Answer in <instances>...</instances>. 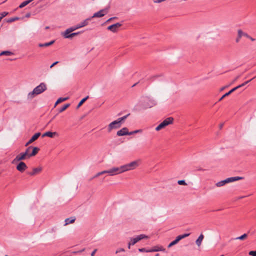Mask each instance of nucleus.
<instances>
[{"label": "nucleus", "mask_w": 256, "mask_h": 256, "mask_svg": "<svg viewBox=\"0 0 256 256\" xmlns=\"http://www.w3.org/2000/svg\"><path fill=\"white\" fill-rule=\"evenodd\" d=\"M74 220H75V218H72V219L66 218L65 220L66 225L70 224L73 223L74 222Z\"/></svg>", "instance_id": "31"}, {"label": "nucleus", "mask_w": 256, "mask_h": 256, "mask_svg": "<svg viewBox=\"0 0 256 256\" xmlns=\"http://www.w3.org/2000/svg\"><path fill=\"white\" fill-rule=\"evenodd\" d=\"M58 136V134L56 132H47L44 133L42 136H48L50 138H53L54 136Z\"/></svg>", "instance_id": "17"}, {"label": "nucleus", "mask_w": 256, "mask_h": 256, "mask_svg": "<svg viewBox=\"0 0 256 256\" xmlns=\"http://www.w3.org/2000/svg\"><path fill=\"white\" fill-rule=\"evenodd\" d=\"M104 174H108V170H104L101 172H98L94 177L98 176L100 175H102Z\"/></svg>", "instance_id": "37"}, {"label": "nucleus", "mask_w": 256, "mask_h": 256, "mask_svg": "<svg viewBox=\"0 0 256 256\" xmlns=\"http://www.w3.org/2000/svg\"><path fill=\"white\" fill-rule=\"evenodd\" d=\"M247 236H248L247 234H242V236L236 238V240H243L245 239L246 238Z\"/></svg>", "instance_id": "33"}, {"label": "nucleus", "mask_w": 256, "mask_h": 256, "mask_svg": "<svg viewBox=\"0 0 256 256\" xmlns=\"http://www.w3.org/2000/svg\"><path fill=\"white\" fill-rule=\"evenodd\" d=\"M18 18H17V17L14 18H11L9 19V20H8V22H14V20H18Z\"/></svg>", "instance_id": "43"}, {"label": "nucleus", "mask_w": 256, "mask_h": 256, "mask_svg": "<svg viewBox=\"0 0 256 256\" xmlns=\"http://www.w3.org/2000/svg\"><path fill=\"white\" fill-rule=\"evenodd\" d=\"M241 36H244L247 38L250 39L252 42H254L256 40V39L250 36L247 33L244 32L241 29L238 30V36L236 38V42L238 43L240 41V38Z\"/></svg>", "instance_id": "3"}, {"label": "nucleus", "mask_w": 256, "mask_h": 256, "mask_svg": "<svg viewBox=\"0 0 256 256\" xmlns=\"http://www.w3.org/2000/svg\"><path fill=\"white\" fill-rule=\"evenodd\" d=\"M138 250H139V251H140V252H146V251H147V250H145V248H140Z\"/></svg>", "instance_id": "48"}, {"label": "nucleus", "mask_w": 256, "mask_h": 256, "mask_svg": "<svg viewBox=\"0 0 256 256\" xmlns=\"http://www.w3.org/2000/svg\"><path fill=\"white\" fill-rule=\"evenodd\" d=\"M204 235L202 234H200L198 238L196 240V244L198 246H200L202 242L204 239Z\"/></svg>", "instance_id": "22"}, {"label": "nucleus", "mask_w": 256, "mask_h": 256, "mask_svg": "<svg viewBox=\"0 0 256 256\" xmlns=\"http://www.w3.org/2000/svg\"><path fill=\"white\" fill-rule=\"evenodd\" d=\"M139 165V161L136 160L132 162L129 164L124 165L122 166V172L134 170Z\"/></svg>", "instance_id": "1"}, {"label": "nucleus", "mask_w": 256, "mask_h": 256, "mask_svg": "<svg viewBox=\"0 0 256 256\" xmlns=\"http://www.w3.org/2000/svg\"><path fill=\"white\" fill-rule=\"evenodd\" d=\"M241 178H242L240 177H238V176H237V177H232V178H228L226 179V182L228 183V182H234L235 180H240Z\"/></svg>", "instance_id": "20"}, {"label": "nucleus", "mask_w": 256, "mask_h": 256, "mask_svg": "<svg viewBox=\"0 0 256 256\" xmlns=\"http://www.w3.org/2000/svg\"><path fill=\"white\" fill-rule=\"evenodd\" d=\"M27 168L26 164L22 162H20L16 166L17 170L21 172H24Z\"/></svg>", "instance_id": "11"}, {"label": "nucleus", "mask_w": 256, "mask_h": 256, "mask_svg": "<svg viewBox=\"0 0 256 256\" xmlns=\"http://www.w3.org/2000/svg\"><path fill=\"white\" fill-rule=\"evenodd\" d=\"M226 180H224L220 181L216 184V186L218 187L221 186L226 184Z\"/></svg>", "instance_id": "29"}, {"label": "nucleus", "mask_w": 256, "mask_h": 256, "mask_svg": "<svg viewBox=\"0 0 256 256\" xmlns=\"http://www.w3.org/2000/svg\"><path fill=\"white\" fill-rule=\"evenodd\" d=\"M178 183L180 185H186V184L184 180H178Z\"/></svg>", "instance_id": "41"}, {"label": "nucleus", "mask_w": 256, "mask_h": 256, "mask_svg": "<svg viewBox=\"0 0 256 256\" xmlns=\"http://www.w3.org/2000/svg\"><path fill=\"white\" fill-rule=\"evenodd\" d=\"M190 234H184L182 235H180V236H178L176 238V240L178 242L180 240H181L182 239L184 238H185L188 236H190Z\"/></svg>", "instance_id": "21"}, {"label": "nucleus", "mask_w": 256, "mask_h": 256, "mask_svg": "<svg viewBox=\"0 0 256 256\" xmlns=\"http://www.w3.org/2000/svg\"><path fill=\"white\" fill-rule=\"evenodd\" d=\"M224 126V123H221L219 125V128L220 129H222Z\"/></svg>", "instance_id": "51"}, {"label": "nucleus", "mask_w": 256, "mask_h": 256, "mask_svg": "<svg viewBox=\"0 0 256 256\" xmlns=\"http://www.w3.org/2000/svg\"><path fill=\"white\" fill-rule=\"evenodd\" d=\"M8 14V12H3L1 14V16L0 17H2V18H4V16H7Z\"/></svg>", "instance_id": "45"}, {"label": "nucleus", "mask_w": 256, "mask_h": 256, "mask_svg": "<svg viewBox=\"0 0 256 256\" xmlns=\"http://www.w3.org/2000/svg\"><path fill=\"white\" fill-rule=\"evenodd\" d=\"M45 28H46V30H48V28H49V26H46V27Z\"/></svg>", "instance_id": "55"}, {"label": "nucleus", "mask_w": 256, "mask_h": 256, "mask_svg": "<svg viewBox=\"0 0 256 256\" xmlns=\"http://www.w3.org/2000/svg\"><path fill=\"white\" fill-rule=\"evenodd\" d=\"M26 158H28L26 156V154L22 152L16 156L14 160V162L20 161L22 160H24L26 159Z\"/></svg>", "instance_id": "12"}, {"label": "nucleus", "mask_w": 256, "mask_h": 256, "mask_svg": "<svg viewBox=\"0 0 256 256\" xmlns=\"http://www.w3.org/2000/svg\"><path fill=\"white\" fill-rule=\"evenodd\" d=\"M136 84H137V83H136V84H134L132 85V87H134V86H135Z\"/></svg>", "instance_id": "56"}, {"label": "nucleus", "mask_w": 256, "mask_h": 256, "mask_svg": "<svg viewBox=\"0 0 256 256\" xmlns=\"http://www.w3.org/2000/svg\"><path fill=\"white\" fill-rule=\"evenodd\" d=\"M78 28L77 25H76V26H72V27H70V28H68V29L70 31V32H74V30L78 29Z\"/></svg>", "instance_id": "34"}, {"label": "nucleus", "mask_w": 256, "mask_h": 256, "mask_svg": "<svg viewBox=\"0 0 256 256\" xmlns=\"http://www.w3.org/2000/svg\"><path fill=\"white\" fill-rule=\"evenodd\" d=\"M124 248H120V250H117L116 251V254H117V253H118V252H124Z\"/></svg>", "instance_id": "47"}, {"label": "nucleus", "mask_w": 256, "mask_h": 256, "mask_svg": "<svg viewBox=\"0 0 256 256\" xmlns=\"http://www.w3.org/2000/svg\"><path fill=\"white\" fill-rule=\"evenodd\" d=\"M97 250L96 249H95L92 252V253L91 254V256H94Z\"/></svg>", "instance_id": "50"}, {"label": "nucleus", "mask_w": 256, "mask_h": 256, "mask_svg": "<svg viewBox=\"0 0 256 256\" xmlns=\"http://www.w3.org/2000/svg\"><path fill=\"white\" fill-rule=\"evenodd\" d=\"M80 33V32L72 33V34H70V36H67V37H70V38H72L73 37H74V36H77L78 34Z\"/></svg>", "instance_id": "38"}, {"label": "nucleus", "mask_w": 256, "mask_h": 256, "mask_svg": "<svg viewBox=\"0 0 256 256\" xmlns=\"http://www.w3.org/2000/svg\"><path fill=\"white\" fill-rule=\"evenodd\" d=\"M32 152L28 155V158H30L31 156H36L40 150L39 148H38V147H32Z\"/></svg>", "instance_id": "18"}, {"label": "nucleus", "mask_w": 256, "mask_h": 256, "mask_svg": "<svg viewBox=\"0 0 256 256\" xmlns=\"http://www.w3.org/2000/svg\"><path fill=\"white\" fill-rule=\"evenodd\" d=\"M30 14L28 13V14H26V18H28V17H30Z\"/></svg>", "instance_id": "53"}, {"label": "nucleus", "mask_w": 256, "mask_h": 256, "mask_svg": "<svg viewBox=\"0 0 256 256\" xmlns=\"http://www.w3.org/2000/svg\"><path fill=\"white\" fill-rule=\"evenodd\" d=\"M148 236L145 235V234H140L138 236H137L136 238H132L130 242L128 243V248H130V246L131 245H134L136 243L140 241V240L144 239V238H148Z\"/></svg>", "instance_id": "5"}, {"label": "nucleus", "mask_w": 256, "mask_h": 256, "mask_svg": "<svg viewBox=\"0 0 256 256\" xmlns=\"http://www.w3.org/2000/svg\"><path fill=\"white\" fill-rule=\"evenodd\" d=\"M68 99V98L66 97V98H60L54 104V107H56V106L57 104H58L62 102H64L66 100H67Z\"/></svg>", "instance_id": "26"}, {"label": "nucleus", "mask_w": 256, "mask_h": 256, "mask_svg": "<svg viewBox=\"0 0 256 256\" xmlns=\"http://www.w3.org/2000/svg\"><path fill=\"white\" fill-rule=\"evenodd\" d=\"M248 81H246V82L242 83V84H240L238 86H237L232 88L228 92H227V93L225 94L224 95H223V97H226V96H228L231 93H232L233 92H234V90H237V89H238L239 88L244 87V90L246 88V86H247V84H248Z\"/></svg>", "instance_id": "9"}, {"label": "nucleus", "mask_w": 256, "mask_h": 256, "mask_svg": "<svg viewBox=\"0 0 256 256\" xmlns=\"http://www.w3.org/2000/svg\"><path fill=\"white\" fill-rule=\"evenodd\" d=\"M173 122L174 118L172 117L168 118L156 128V131H159L160 130L165 128L168 125L172 124Z\"/></svg>", "instance_id": "2"}, {"label": "nucleus", "mask_w": 256, "mask_h": 256, "mask_svg": "<svg viewBox=\"0 0 256 256\" xmlns=\"http://www.w3.org/2000/svg\"><path fill=\"white\" fill-rule=\"evenodd\" d=\"M224 88V87L221 88V90H223Z\"/></svg>", "instance_id": "57"}, {"label": "nucleus", "mask_w": 256, "mask_h": 256, "mask_svg": "<svg viewBox=\"0 0 256 256\" xmlns=\"http://www.w3.org/2000/svg\"><path fill=\"white\" fill-rule=\"evenodd\" d=\"M154 4H160L166 1V0H152Z\"/></svg>", "instance_id": "39"}, {"label": "nucleus", "mask_w": 256, "mask_h": 256, "mask_svg": "<svg viewBox=\"0 0 256 256\" xmlns=\"http://www.w3.org/2000/svg\"><path fill=\"white\" fill-rule=\"evenodd\" d=\"M109 10V7H107L106 8H104V9H102L98 12H95L93 16L90 17V18H102L108 12Z\"/></svg>", "instance_id": "4"}, {"label": "nucleus", "mask_w": 256, "mask_h": 256, "mask_svg": "<svg viewBox=\"0 0 256 256\" xmlns=\"http://www.w3.org/2000/svg\"><path fill=\"white\" fill-rule=\"evenodd\" d=\"M32 146H29L25 151L24 152V154H26V156H27L28 158V155L30 154H29V152L30 150V149H32Z\"/></svg>", "instance_id": "35"}, {"label": "nucleus", "mask_w": 256, "mask_h": 256, "mask_svg": "<svg viewBox=\"0 0 256 256\" xmlns=\"http://www.w3.org/2000/svg\"><path fill=\"white\" fill-rule=\"evenodd\" d=\"M140 132V130H135V131H134V132H128V135H131V134H134L137 133V132Z\"/></svg>", "instance_id": "46"}, {"label": "nucleus", "mask_w": 256, "mask_h": 256, "mask_svg": "<svg viewBox=\"0 0 256 256\" xmlns=\"http://www.w3.org/2000/svg\"><path fill=\"white\" fill-rule=\"evenodd\" d=\"M244 36H241L240 38V40L242 38H243Z\"/></svg>", "instance_id": "60"}, {"label": "nucleus", "mask_w": 256, "mask_h": 256, "mask_svg": "<svg viewBox=\"0 0 256 256\" xmlns=\"http://www.w3.org/2000/svg\"><path fill=\"white\" fill-rule=\"evenodd\" d=\"M117 18L116 17H112V18H110L109 19H108L106 21V22L108 23V22H111L112 20H114V19H116Z\"/></svg>", "instance_id": "44"}, {"label": "nucleus", "mask_w": 256, "mask_h": 256, "mask_svg": "<svg viewBox=\"0 0 256 256\" xmlns=\"http://www.w3.org/2000/svg\"><path fill=\"white\" fill-rule=\"evenodd\" d=\"M58 62H54V63H53L50 66V68H52L54 66H55L56 64L58 63Z\"/></svg>", "instance_id": "49"}, {"label": "nucleus", "mask_w": 256, "mask_h": 256, "mask_svg": "<svg viewBox=\"0 0 256 256\" xmlns=\"http://www.w3.org/2000/svg\"><path fill=\"white\" fill-rule=\"evenodd\" d=\"M46 88V86L44 83H41L36 86L32 92L33 94H38L44 91Z\"/></svg>", "instance_id": "6"}, {"label": "nucleus", "mask_w": 256, "mask_h": 256, "mask_svg": "<svg viewBox=\"0 0 256 256\" xmlns=\"http://www.w3.org/2000/svg\"><path fill=\"white\" fill-rule=\"evenodd\" d=\"M224 97H223V96L220 98L219 101L222 100Z\"/></svg>", "instance_id": "54"}, {"label": "nucleus", "mask_w": 256, "mask_h": 256, "mask_svg": "<svg viewBox=\"0 0 256 256\" xmlns=\"http://www.w3.org/2000/svg\"><path fill=\"white\" fill-rule=\"evenodd\" d=\"M32 142H30V140H29L26 144V146H28V145H29L30 144H32Z\"/></svg>", "instance_id": "52"}, {"label": "nucleus", "mask_w": 256, "mask_h": 256, "mask_svg": "<svg viewBox=\"0 0 256 256\" xmlns=\"http://www.w3.org/2000/svg\"><path fill=\"white\" fill-rule=\"evenodd\" d=\"M2 17L0 16V21L2 20Z\"/></svg>", "instance_id": "59"}, {"label": "nucleus", "mask_w": 256, "mask_h": 256, "mask_svg": "<svg viewBox=\"0 0 256 256\" xmlns=\"http://www.w3.org/2000/svg\"><path fill=\"white\" fill-rule=\"evenodd\" d=\"M165 249L162 246H156L153 248L148 250L146 252H154L158 251H164Z\"/></svg>", "instance_id": "16"}, {"label": "nucleus", "mask_w": 256, "mask_h": 256, "mask_svg": "<svg viewBox=\"0 0 256 256\" xmlns=\"http://www.w3.org/2000/svg\"><path fill=\"white\" fill-rule=\"evenodd\" d=\"M40 136V132L36 133L30 140V142H33L34 141L36 140L38 137Z\"/></svg>", "instance_id": "19"}, {"label": "nucleus", "mask_w": 256, "mask_h": 256, "mask_svg": "<svg viewBox=\"0 0 256 256\" xmlns=\"http://www.w3.org/2000/svg\"><path fill=\"white\" fill-rule=\"evenodd\" d=\"M178 243V242L176 240H174V241H172V242H171L168 246V248H170L171 246H172Z\"/></svg>", "instance_id": "40"}, {"label": "nucleus", "mask_w": 256, "mask_h": 256, "mask_svg": "<svg viewBox=\"0 0 256 256\" xmlns=\"http://www.w3.org/2000/svg\"><path fill=\"white\" fill-rule=\"evenodd\" d=\"M165 74L164 73H158L152 76L151 78L154 80H162L166 78Z\"/></svg>", "instance_id": "14"}, {"label": "nucleus", "mask_w": 256, "mask_h": 256, "mask_svg": "<svg viewBox=\"0 0 256 256\" xmlns=\"http://www.w3.org/2000/svg\"><path fill=\"white\" fill-rule=\"evenodd\" d=\"M88 98V96H86V98H82L80 102L78 103V108H79L80 106H81L82 104Z\"/></svg>", "instance_id": "32"}, {"label": "nucleus", "mask_w": 256, "mask_h": 256, "mask_svg": "<svg viewBox=\"0 0 256 256\" xmlns=\"http://www.w3.org/2000/svg\"><path fill=\"white\" fill-rule=\"evenodd\" d=\"M30 2V0H26V1H24V2H22L18 6L19 8H24V6H26V5H28V4H29Z\"/></svg>", "instance_id": "27"}, {"label": "nucleus", "mask_w": 256, "mask_h": 256, "mask_svg": "<svg viewBox=\"0 0 256 256\" xmlns=\"http://www.w3.org/2000/svg\"><path fill=\"white\" fill-rule=\"evenodd\" d=\"M122 26V24L120 22L113 24L108 26L107 28V30H109L113 32H118L120 28Z\"/></svg>", "instance_id": "8"}, {"label": "nucleus", "mask_w": 256, "mask_h": 256, "mask_svg": "<svg viewBox=\"0 0 256 256\" xmlns=\"http://www.w3.org/2000/svg\"><path fill=\"white\" fill-rule=\"evenodd\" d=\"M130 114H128V115L126 116H124L122 118H118V122L122 124V121H124V120H125L126 119V118H127V116L129 115Z\"/></svg>", "instance_id": "36"}, {"label": "nucleus", "mask_w": 256, "mask_h": 256, "mask_svg": "<svg viewBox=\"0 0 256 256\" xmlns=\"http://www.w3.org/2000/svg\"><path fill=\"white\" fill-rule=\"evenodd\" d=\"M128 129L126 128H122L117 132L116 134L118 136H123L128 135Z\"/></svg>", "instance_id": "13"}, {"label": "nucleus", "mask_w": 256, "mask_h": 256, "mask_svg": "<svg viewBox=\"0 0 256 256\" xmlns=\"http://www.w3.org/2000/svg\"><path fill=\"white\" fill-rule=\"evenodd\" d=\"M12 54V52L10 51H3L0 53V56H10Z\"/></svg>", "instance_id": "30"}, {"label": "nucleus", "mask_w": 256, "mask_h": 256, "mask_svg": "<svg viewBox=\"0 0 256 256\" xmlns=\"http://www.w3.org/2000/svg\"><path fill=\"white\" fill-rule=\"evenodd\" d=\"M42 170L41 167L36 168L33 169L32 172L30 174L31 175H34L40 172Z\"/></svg>", "instance_id": "24"}, {"label": "nucleus", "mask_w": 256, "mask_h": 256, "mask_svg": "<svg viewBox=\"0 0 256 256\" xmlns=\"http://www.w3.org/2000/svg\"><path fill=\"white\" fill-rule=\"evenodd\" d=\"M249 254L252 256H256V250L254 251H250Z\"/></svg>", "instance_id": "42"}, {"label": "nucleus", "mask_w": 256, "mask_h": 256, "mask_svg": "<svg viewBox=\"0 0 256 256\" xmlns=\"http://www.w3.org/2000/svg\"><path fill=\"white\" fill-rule=\"evenodd\" d=\"M122 124L117 120L110 123L108 126V132H110L113 129L120 128Z\"/></svg>", "instance_id": "7"}, {"label": "nucleus", "mask_w": 256, "mask_h": 256, "mask_svg": "<svg viewBox=\"0 0 256 256\" xmlns=\"http://www.w3.org/2000/svg\"><path fill=\"white\" fill-rule=\"evenodd\" d=\"M54 42V40H52L49 42H46L44 44H40L38 46L40 47H46L51 46Z\"/></svg>", "instance_id": "23"}, {"label": "nucleus", "mask_w": 256, "mask_h": 256, "mask_svg": "<svg viewBox=\"0 0 256 256\" xmlns=\"http://www.w3.org/2000/svg\"><path fill=\"white\" fill-rule=\"evenodd\" d=\"M70 104H64L61 108H60L58 110L59 112H62L65 110L67 108L70 106Z\"/></svg>", "instance_id": "28"}, {"label": "nucleus", "mask_w": 256, "mask_h": 256, "mask_svg": "<svg viewBox=\"0 0 256 256\" xmlns=\"http://www.w3.org/2000/svg\"><path fill=\"white\" fill-rule=\"evenodd\" d=\"M91 20V18H88L83 22L77 24L78 28H82L86 26H87L88 24V22Z\"/></svg>", "instance_id": "15"}, {"label": "nucleus", "mask_w": 256, "mask_h": 256, "mask_svg": "<svg viewBox=\"0 0 256 256\" xmlns=\"http://www.w3.org/2000/svg\"><path fill=\"white\" fill-rule=\"evenodd\" d=\"M70 31L66 29L64 32L62 33V35L66 38H70V37H67V36H70Z\"/></svg>", "instance_id": "25"}, {"label": "nucleus", "mask_w": 256, "mask_h": 256, "mask_svg": "<svg viewBox=\"0 0 256 256\" xmlns=\"http://www.w3.org/2000/svg\"><path fill=\"white\" fill-rule=\"evenodd\" d=\"M156 256H159V254H157Z\"/></svg>", "instance_id": "58"}, {"label": "nucleus", "mask_w": 256, "mask_h": 256, "mask_svg": "<svg viewBox=\"0 0 256 256\" xmlns=\"http://www.w3.org/2000/svg\"><path fill=\"white\" fill-rule=\"evenodd\" d=\"M122 172V166L120 168H113L109 170H108V174L110 176H114L116 174H121Z\"/></svg>", "instance_id": "10"}]
</instances>
